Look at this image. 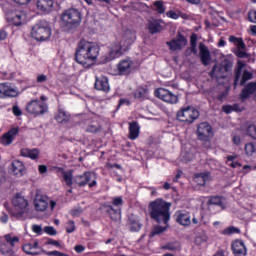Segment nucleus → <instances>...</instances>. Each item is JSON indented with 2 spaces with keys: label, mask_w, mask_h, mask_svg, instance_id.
<instances>
[{
  "label": "nucleus",
  "mask_w": 256,
  "mask_h": 256,
  "mask_svg": "<svg viewBox=\"0 0 256 256\" xmlns=\"http://www.w3.org/2000/svg\"><path fill=\"white\" fill-rule=\"evenodd\" d=\"M57 123H62V124H67L69 123V120L71 119V116H69V114H67L65 111L60 110L56 117H55Z\"/></svg>",
  "instance_id": "obj_32"
},
{
  "label": "nucleus",
  "mask_w": 256,
  "mask_h": 256,
  "mask_svg": "<svg viewBox=\"0 0 256 256\" xmlns=\"http://www.w3.org/2000/svg\"><path fill=\"white\" fill-rule=\"evenodd\" d=\"M22 249H23L24 253H26V255H32V256L39 255V252L34 250L33 244H31V243L25 244L22 247Z\"/></svg>",
  "instance_id": "obj_36"
},
{
  "label": "nucleus",
  "mask_w": 256,
  "mask_h": 256,
  "mask_svg": "<svg viewBox=\"0 0 256 256\" xmlns=\"http://www.w3.org/2000/svg\"><path fill=\"white\" fill-rule=\"evenodd\" d=\"M178 121L182 123H194L196 119H199V111L191 106L181 108L176 115Z\"/></svg>",
  "instance_id": "obj_7"
},
{
  "label": "nucleus",
  "mask_w": 256,
  "mask_h": 256,
  "mask_svg": "<svg viewBox=\"0 0 256 256\" xmlns=\"http://www.w3.org/2000/svg\"><path fill=\"white\" fill-rule=\"evenodd\" d=\"M106 213L110 215L112 221H119L121 219V208L115 210L113 206H107Z\"/></svg>",
  "instance_id": "obj_31"
},
{
  "label": "nucleus",
  "mask_w": 256,
  "mask_h": 256,
  "mask_svg": "<svg viewBox=\"0 0 256 256\" xmlns=\"http://www.w3.org/2000/svg\"><path fill=\"white\" fill-rule=\"evenodd\" d=\"M119 75H129L133 69V62L130 58L121 60L117 65Z\"/></svg>",
  "instance_id": "obj_15"
},
{
  "label": "nucleus",
  "mask_w": 256,
  "mask_h": 256,
  "mask_svg": "<svg viewBox=\"0 0 256 256\" xmlns=\"http://www.w3.org/2000/svg\"><path fill=\"white\" fill-rule=\"evenodd\" d=\"M194 181L195 183H197V185H205V183H207V181H211V173L209 172H203L200 174H196L194 177Z\"/></svg>",
  "instance_id": "obj_29"
},
{
  "label": "nucleus",
  "mask_w": 256,
  "mask_h": 256,
  "mask_svg": "<svg viewBox=\"0 0 256 256\" xmlns=\"http://www.w3.org/2000/svg\"><path fill=\"white\" fill-rule=\"evenodd\" d=\"M155 97H158V99H161L162 101H164L165 103H169L170 105H175L176 103H179V96L164 88H158L157 90H155Z\"/></svg>",
  "instance_id": "obj_11"
},
{
  "label": "nucleus",
  "mask_w": 256,
  "mask_h": 256,
  "mask_svg": "<svg viewBox=\"0 0 256 256\" xmlns=\"http://www.w3.org/2000/svg\"><path fill=\"white\" fill-rule=\"evenodd\" d=\"M46 245H54V247H61L59 241L53 239H48Z\"/></svg>",
  "instance_id": "obj_51"
},
{
  "label": "nucleus",
  "mask_w": 256,
  "mask_h": 256,
  "mask_svg": "<svg viewBox=\"0 0 256 256\" xmlns=\"http://www.w3.org/2000/svg\"><path fill=\"white\" fill-rule=\"evenodd\" d=\"M232 251L235 256L247 255V248H245V244L241 240H235L232 243Z\"/></svg>",
  "instance_id": "obj_22"
},
{
  "label": "nucleus",
  "mask_w": 256,
  "mask_h": 256,
  "mask_svg": "<svg viewBox=\"0 0 256 256\" xmlns=\"http://www.w3.org/2000/svg\"><path fill=\"white\" fill-rule=\"evenodd\" d=\"M34 205H35L36 211H46L49 203H47V200L45 199V197L41 195H37L34 200Z\"/></svg>",
  "instance_id": "obj_27"
},
{
  "label": "nucleus",
  "mask_w": 256,
  "mask_h": 256,
  "mask_svg": "<svg viewBox=\"0 0 256 256\" xmlns=\"http://www.w3.org/2000/svg\"><path fill=\"white\" fill-rule=\"evenodd\" d=\"M243 67H245V63L239 61L235 70L234 89H237L238 85L243 86L247 81L253 79V73L249 70H243Z\"/></svg>",
  "instance_id": "obj_6"
},
{
  "label": "nucleus",
  "mask_w": 256,
  "mask_h": 256,
  "mask_svg": "<svg viewBox=\"0 0 256 256\" xmlns=\"http://www.w3.org/2000/svg\"><path fill=\"white\" fill-rule=\"evenodd\" d=\"M12 165V173L16 175V177H22L23 173H25V165H23V162L19 160H14L11 163Z\"/></svg>",
  "instance_id": "obj_25"
},
{
  "label": "nucleus",
  "mask_w": 256,
  "mask_h": 256,
  "mask_svg": "<svg viewBox=\"0 0 256 256\" xmlns=\"http://www.w3.org/2000/svg\"><path fill=\"white\" fill-rule=\"evenodd\" d=\"M18 95L19 92H17L14 88H11L5 83L0 84V99H6V97H17Z\"/></svg>",
  "instance_id": "obj_18"
},
{
  "label": "nucleus",
  "mask_w": 256,
  "mask_h": 256,
  "mask_svg": "<svg viewBox=\"0 0 256 256\" xmlns=\"http://www.w3.org/2000/svg\"><path fill=\"white\" fill-rule=\"evenodd\" d=\"M64 25L71 27V25H79L81 23V12L77 9H68L61 16Z\"/></svg>",
  "instance_id": "obj_8"
},
{
  "label": "nucleus",
  "mask_w": 256,
  "mask_h": 256,
  "mask_svg": "<svg viewBox=\"0 0 256 256\" xmlns=\"http://www.w3.org/2000/svg\"><path fill=\"white\" fill-rule=\"evenodd\" d=\"M99 51H101V48L97 43L82 39L77 45L75 60L86 69H89L97 61Z\"/></svg>",
  "instance_id": "obj_2"
},
{
  "label": "nucleus",
  "mask_w": 256,
  "mask_h": 256,
  "mask_svg": "<svg viewBox=\"0 0 256 256\" xmlns=\"http://www.w3.org/2000/svg\"><path fill=\"white\" fill-rule=\"evenodd\" d=\"M200 49V59L202 61V64L207 67L209 63H211V53L209 52V49L207 46H205L203 43L199 44Z\"/></svg>",
  "instance_id": "obj_23"
},
{
  "label": "nucleus",
  "mask_w": 256,
  "mask_h": 256,
  "mask_svg": "<svg viewBox=\"0 0 256 256\" xmlns=\"http://www.w3.org/2000/svg\"><path fill=\"white\" fill-rule=\"evenodd\" d=\"M248 19L251 23H256V10H251L248 13Z\"/></svg>",
  "instance_id": "obj_47"
},
{
  "label": "nucleus",
  "mask_w": 256,
  "mask_h": 256,
  "mask_svg": "<svg viewBox=\"0 0 256 256\" xmlns=\"http://www.w3.org/2000/svg\"><path fill=\"white\" fill-rule=\"evenodd\" d=\"M247 134L249 135V137H252V139H256V126L250 125L247 128Z\"/></svg>",
  "instance_id": "obj_43"
},
{
  "label": "nucleus",
  "mask_w": 256,
  "mask_h": 256,
  "mask_svg": "<svg viewBox=\"0 0 256 256\" xmlns=\"http://www.w3.org/2000/svg\"><path fill=\"white\" fill-rule=\"evenodd\" d=\"M167 17H170L171 19H179V15L175 13V11L170 10L166 13Z\"/></svg>",
  "instance_id": "obj_52"
},
{
  "label": "nucleus",
  "mask_w": 256,
  "mask_h": 256,
  "mask_svg": "<svg viewBox=\"0 0 256 256\" xmlns=\"http://www.w3.org/2000/svg\"><path fill=\"white\" fill-rule=\"evenodd\" d=\"M32 229L34 233H41V231H43V228H41L39 225H33Z\"/></svg>",
  "instance_id": "obj_57"
},
{
  "label": "nucleus",
  "mask_w": 256,
  "mask_h": 256,
  "mask_svg": "<svg viewBox=\"0 0 256 256\" xmlns=\"http://www.w3.org/2000/svg\"><path fill=\"white\" fill-rule=\"evenodd\" d=\"M0 221L2 223H7V221H9V216H7V214H3L1 217H0Z\"/></svg>",
  "instance_id": "obj_62"
},
{
  "label": "nucleus",
  "mask_w": 256,
  "mask_h": 256,
  "mask_svg": "<svg viewBox=\"0 0 256 256\" xmlns=\"http://www.w3.org/2000/svg\"><path fill=\"white\" fill-rule=\"evenodd\" d=\"M232 143H234V145H241V136L233 135Z\"/></svg>",
  "instance_id": "obj_53"
},
{
  "label": "nucleus",
  "mask_w": 256,
  "mask_h": 256,
  "mask_svg": "<svg viewBox=\"0 0 256 256\" xmlns=\"http://www.w3.org/2000/svg\"><path fill=\"white\" fill-rule=\"evenodd\" d=\"M74 250L76 251V253H83V251H85V246H83V245H76L74 247Z\"/></svg>",
  "instance_id": "obj_55"
},
{
  "label": "nucleus",
  "mask_w": 256,
  "mask_h": 256,
  "mask_svg": "<svg viewBox=\"0 0 256 256\" xmlns=\"http://www.w3.org/2000/svg\"><path fill=\"white\" fill-rule=\"evenodd\" d=\"M81 213H83V209L78 208V209H75V210L71 211V216L72 217H79V215H81Z\"/></svg>",
  "instance_id": "obj_54"
},
{
  "label": "nucleus",
  "mask_w": 256,
  "mask_h": 256,
  "mask_svg": "<svg viewBox=\"0 0 256 256\" xmlns=\"http://www.w3.org/2000/svg\"><path fill=\"white\" fill-rule=\"evenodd\" d=\"M6 243L10 244V247H14L16 243H19V237L6 234L4 236Z\"/></svg>",
  "instance_id": "obj_37"
},
{
  "label": "nucleus",
  "mask_w": 256,
  "mask_h": 256,
  "mask_svg": "<svg viewBox=\"0 0 256 256\" xmlns=\"http://www.w3.org/2000/svg\"><path fill=\"white\" fill-rule=\"evenodd\" d=\"M176 221L180 225L187 227V226L191 225V216L189 215V212H179L177 214Z\"/></svg>",
  "instance_id": "obj_28"
},
{
  "label": "nucleus",
  "mask_w": 256,
  "mask_h": 256,
  "mask_svg": "<svg viewBox=\"0 0 256 256\" xmlns=\"http://www.w3.org/2000/svg\"><path fill=\"white\" fill-rule=\"evenodd\" d=\"M131 231H139V229H141V225L135 223L134 225H132L130 227Z\"/></svg>",
  "instance_id": "obj_59"
},
{
  "label": "nucleus",
  "mask_w": 256,
  "mask_h": 256,
  "mask_svg": "<svg viewBox=\"0 0 256 256\" xmlns=\"http://www.w3.org/2000/svg\"><path fill=\"white\" fill-rule=\"evenodd\" d=\"M148 29L152 35L155 33H161V31H163V21L162 20H149Z\"/></svg>",
  "instance_id": "obj_24"
},
{
  "label": "nucleus",
  "mask_w": 256,
  "mask_h": 256,
  "mask_svg": "<svg viewBox=\"0 0 256 256\" xmlns=\"http://www.w3.org/2000/svg\"><path fill=\"white\" fill-rule=\"evenodd\" d=\"M229 41H230V43H234V45H236V47H238L239 50L244 51L246 46H245V42H243V38H237L235 36H230Z\"/></svg>",
  "instance_id": "obj_34"
},
{
  "label": "nucleus",
  "mask_w": 256,
  "mask_h": 256,
  "mask_svg": "<svg viewBox=\"0 0 256 256\" xmlns=\"http://www.w3.org/2000/svg\"><path fill=\"white\" fill-rule=\"evenodd\" d=\"M222 109L224 113H231V111H233V107L231 106H223Z\"/></svg>",
  "instance_id": "obj_60"
},
{
  "label": "nucleus",
  "mask_w": 256,
  "mask_h": 256,
  "mask_svg": "<svg viewBox=\"0 0 256 256\" xmlns=\"http://www.w3.org/2000/svg\"><path fill=\"white\" fill-rule=\"evenodd\" d=\"M209 205H221V197L219 196L211 197L209 200Z\"/></svg>",
  "instance_id": "obj_46"
},
{
  "label": "nucleus",
  "mask_w": 256,
  "mask_h": 256,
  "mask_svg": "<svg viewBox=\"0 0 256 256\" xmlns=\"http://www.w3.org/2000/svg\"><path fill=\"white\" fill-rule=\"evenodd\" d=\"M222 233H223V235H233L235 233H241V230H239V228L230 226V227L224 229Z\"/></svg>",
  "instance_id": "obj_40"
},
{
  "label": "nucleus",
  "mask_w": 256,
  "mask_h": 256,
  "mask_svg": "<svg viewBox=\"0 0 256 256\" xmlns=\"http://www.w3.org/2000/svg\"><path fill=\"white\" fill-rule=\"evenodd\" d=\"M191 45H197V36L193 34L190 40Z\"/></svg>",
  "instance_id": "obj_63"
},
{
  "label": "nucleus",
  "mask_w": 256,
  "mask_h": 256,
  "mask_svg": "<svg viewBox=\"0 0 256 256\" xmlns=\"http://www.w3.org/2000/svg\"><path fill=\"white\" fill-rule=\"evenodd\" d=\"M196 243H203V241H207V237H205V236H203V237H201V236H198V237H196Z\"/></svg>",
  "instance_id": "obj_61"
},
{
  "label": "nucleus",
  "mask_w": 256,
  "mask_h": 256,
  "mask_svg": "<svg viewBox=\"0 0 256 256\" xmlns=\"http://www.w3.org/2000/svg\"><path fill=\"white\" fill-rule=\"evenodd\" d=\"M140 127H139V123H137V121H133L129 123V139H131L132 141L137 139V137H139V132H140Z\"/></svg>",
  "instance_id": "obj_26"
},
{
  "label": "nucleus",
  "mask_w": 256,
  "mask_h": 256,
  "mask_svg": "<svg viewBox=\"0 0 256 256\" xmlns=\"http://www.w3.org/2000/svg\"><path fill=\"white\" fill-rule=\"evenodd\" d=\"M26 111L30 115H34V117H39V115H45L48 111L47 104L39 101L32 100L26 106Z\"/></svg>",
  "instance_id": "obj_9"
},
{
  "label": "nucleus",
  "mask_w": 256,
  "mask_h": 256,
  "mask_svg": "<svg viewBox=\"0 0 256 256\" xmlns=\"http://www.w3.org/2000/svg\"><path fill=\"white\" fill-rule=\"evenodd\" d=\"M135 39V32L131 30H126L124 35L116 37L115 41L110 46V52L106 57V63L113 61V59H117V57H121L125 51H129V47L135 43Z\"/></svg>",
  "instance_id": "obj_3"
},
{
  "label": "nucleus",
  "mask_w": 256,
  "mask_h": 256,
  "mask_svg": "<svg viewBox=\"0 0 256 256\" xmlns=\"http://www.w3.org/2000/svg\"><path fill=\"white\" fill-rule=\"evenodd\" d=\"M237 57H240L241 59H243L244 57H247V53L243 50H238Z\"/></svg>",
  "instance_id": "obj_58"
},
{
  "label": "nucleus",
  "mask_w": 256,
  "mask_h": 256,
  "mask_svg": "<svg viewBox=\"0 0 256 256\" xmlns=\"http://www.w3.org/2000/svg\"><path fill=\"white\" fill-rule=\"evenodd\" d=\"M244 151L248 157H253V154L256 153V145L250 142L245 145Z\"/></svg>",
  "instance_id": "obj_35"
},
{
  "label": "nucleus",
  "mask_w": 256,
  "mask_h": 256,
  "mask_svg": "<svg viewBox=\"0 0 256 256\" xmlns=\"http://www.w3.org/2000/svg\"><path fill=\"white\" fill-rule=\"evenodd\" d=\"M55 5V2L53 0H37L36 7L38 11H41V13H51L53 11V7Z\"/></svg>",
  "instance_id": "obj_17"
},
{
  "label": "nucleus",
  "mask_w": 256,
  "mask_h": 256,
  "mask_svg": "<svg viewBox=\"0 0 256 256\" xmlns=\"http://www.w3.org/2000/svg\"><path fill=\"white\" fill-rule=\"evenodd\" d=\"M95 89L98 91H104L105 93H109L110 91V86H109V79L107 77L102 76L100 78L96 77V82L94 85Z\"/></svg>",
  "instance_id": "obj_21"
},
{
  "label": "nucleus",
  "mask_w": 256,
  "mask_h": 256,
  "mask_svg": "<svg viewBox=\"0 0 256 256\" xmlns=\"http://www.w3.org/2000/svg\"><path fill=\"white\" fill-rule=\"evenodd\" d=\"M171 207V203H167L162 199H156L155 201L149 204L150 217L156 223H163L164 226H155L151 231L150 236L155 237V235H161V233H165L167 228L169 227V220L171 219V213H169V209Z\"/></svg>",
  "instance_id": "obj_1"
},
{
  "label": "nucleus",
  "mask_w": 256,
  "mask_h": 256,
  "mask_svg": "<svg viewBox=\"0 0 256 256\" xmlns=\"http://www.w3.org/2000/svg\"><path fill=\"white\" fill-rule=\"evenodd\" d=\"M113 205H115V207H121L123 205V198L122 197H116L113 199Z\"/></svg>",
  "instance_id": "obj_48"
},
{
  "label": "nucleus",
  "mask_w": 256,
  "mask_h": 256,
  "mask_svg": "<svg viewBox=\"0 0 256 256\" xmlns=\"http://www.w3.org/2000/svg\"><path fill=\"white\" fill-rule=\"evenodd\" d=\"M21 155L22 157H29L30 159H37V157H39V150L37 149L29 150L27 148H23L21 150Z\"/></svg>",
  "instance_id": "obj_33"
},
{
  "label": "nucleus",
  "mask_w": 256,
  "mask_h": 256,
  "mask_svg": "<svg viewBox=\"0 0 256 256\" xmlns=\"http://www.w3.org/2000/svg\"><path fill=\"white\" fill-rule=\"evenodd\" d=\"M7 39V32L5 30H0V41H5Z\"/></svg>",
  "instance_id": "obj_56"
},
{
  "label": "nucleus",
  "mask_w": 256,
  "mask_h": 256,
  "mask_svg": "<svg viewBox=\"0 0 256 256\" xmlns=\"http://www.w3.org/2000/svg\"><path fill=\"white\" fill-rule=\"evenodd\" d=\"M164 251H172L173 253H177L181 251V243L179 241L168 242L161 247Z\"/></svg>",
  "instance_id": "obj_30"
},
{
  "label": "nucleus",
  "mask_w": 256,
  "mask_h": 256,
  "mask_svg": "<svg viewBox=\"0 0 256 256\" xmlns=\"http://www.w3.org/2000/svg\"><path fill=\"white\" fill-rule=\"evenodd\" d=\"M166 45H168L170 51H181L184 47H187V38L181 32H178L175 38L166 42Z\"/></svg>",
  "instance_id": "obj_12"
},
{
  "label": "nucleus",
  "mask_w": 256,
  "mask_h": 256,
  "mask_svg": "<svg viewBox=\"0 0 256 256\" xmlns=\"http://www.w3.org/2000/svg\"><path fill=\"white\" fill-rule=\"evenodd\" d=\"M145 95H147V90L143 88L136 90L134 93L135 99H144Z\"/></svg>",
  "instance_id": "obj_41"
},
{
  "label": "nucleus",
  "mask_w": 256,
  "mask_h": 256,
  "mask_svg": "<svg viewBox=\"0 0 256 256\" xmlns=\"http://www.w3.org/2000/svg\"><path fill=\"white\" fill-rule=\"evenodd\" d=\"M87 131L88 133H99V131H101V126H99V124H90L87 127Z\"/></svg>",
  "instance_id": "obj_42"
},
{
  "label": "nucleus",
  "mask_w": 256,
  "mask_h": 256,
  "mask_svg": "<svg viewBox=\"0 0 256 256\" xmlns=\"http://www.w3.org/2000/svg\"><path fill=\"white\" fill-rule=\"evenodd\" d=\"M31 36L36 41H47L51 37V27L46 21H42L32 27Z\"/></svg>",
  "instance_id": "obj_5"
},
{
  "label": "nucleus",
  "mask_w": 256,
  "mask_h": 256,
  "mask_svg": "<svg viewBox=\"0 0 256 256\" xmlns=\"http://www.w3.org/2000/svg\"><path fill=\"white\" fill-rule=\"evenodd\" d=\"M19 133V128H12L7 133H5L0 141L2 145H11L13 143V140L15 137H17V134Z\"/></svg>",
  "instance_id": "obj_19"
},
{
  "label": "nucleus",
  "mask_w": 256,
  "mask_h": 256,
  "mask_svg": "<svg viewBox=\"0 0 256 256\" xmlns=\"http://www.w3.org/2000/svg\"><path fill=\"white\" fill-rule=\"evenodd\" d=\"M12 203L16 209V211H18V213H24L25 209H27L29 202H27V199H25V197L17 194L14 199L12 200Z\"/></svg>",
  "instance_id": "obj_16"
},
{
  "label": "nucleus",
  "mask_w": 256,
  "mask_h": 256,
  "mask_svg": "<svg viewBox=\"0 0 256 256\" xmlns=\"http://www.w3.org/2000/svg\"><path fill=\"white\" fill-rule=\"evenodd\" d=\"M74 183L79 187H85L87 184L89 187H95V185H97V180H95V174L93 172H85L82 175L75 176Z\"/></svg>",
  "instance_id": "obj_10"
},
{
  "label": "nucleus",
  "mask_w": 256,
  "mask_h": 256,
  "mask_svg": "<svg viewBox=\"0 0 256 256\" xmlns=\"http://www.w3.org/2000/svg\"><path fill=\"white\" fill-rule=\"evenodd\" d=\"M38 169L39 173H47V166L45 165H40Z\"/></svg>",
  "instance_id": "obj_64"
},
{
  "label": "nucleus",
  "mask_w": 256,
  "mask_h": 256,
  "mask_svg": "<svg viewBox=\"0 0 256 256\" xmlns=\"http://www.w3.org/2000/svg\"><path fill=\"white\" fill-rule=\"evenodd\" d=\"M73 231H75V221L70 220L67 223L66 232L67 233H73Z\"/></svg>",
  "instance_id": "obj_45"
},
{
  "label": "nucleus",
  "mask_w": 256,
  "mask_h": 256,
  "mask_svg": "<svg viewBox=\"0 0 256 256\" xmlns=\"http://www.w3.org/2000/svg\"><path fill=\"white\" fill-rule=\"evenodd\" d=\"M256 92V82L248 83L240 94L241 101H246Z\"/></svg>",
  "instance_id": "obj_20"
},
{
  "label": "nucleus",
  "mask_w": 256,
  "mask_h": 256,
  "mask_svg": "<svg viewBox=\"0 0 256 256\" xmlns=\"http://www.w3.org/2000/svg\"><path fill=\"white\" fill-rule=\"evenodd\" d=\"M44 233H47V235L54 236L57 235V230H55V228L52 226H46L44 227Z\"/></svg>",
  "instance_id": "obj_44"
},
{
  "label": "nucleus",
  "mask_w": 256,
  "mask_h": 256,
  "mask_svg": "<svg viewBox=\"0 0 256 256\" xmlns=\"http://www.w3.org/2000/svg\"><path fill=\"white\" fill-rule=\"evenodd\" d=\"M63 180L65 181L66 185H68V187H71V185H73V172H63Z\"/></svg>",
  "instance_id": "obj_38"
},
{
  "label": "nucleus",
  "mask_w": 256,
  "mask_h": 256,
  "mask_svg": "<svg viewBox=\"0 0 256 256\" xmlns=\"http://www.w3.org/2000/svg\"><path fill=\"white\" fill-rule=\"evenodd\" d=\"M197 136L200 141H209L213 137V129L207 122H202L198 125Z\"/></svg>",
  "instance_id": "obj_13"
},
{
  "label": "nucleus",
  "mask_w": 256,
  "mask_h": 256,
  "mask_svg": "<svg viewBox=\"0 0 256 256\" xmlns=\"http://www.w3.org/2000/svg\"><path fill=\"white\" fill-rule=\"evenodd\" d=\"M153 5H154V11H157L160 15L165 13V5L163 4V1L157 0L153 3Z\"/></svg>",
  "instance_id": "obj_39"
},
{
  "label": "nucleus",
  "mask_w": 256,
  "mask_h": 256,
  "mask_svg": "<svg viewBox=\"0 0 256 256\" xmlns=\"http://www.w3.org/2000/svg\"><path fill=\"white\" fill-rule=\"evenodd\" d=\"M233 69V62L229 59H225L220 64L214 65L212 71L210 72V77L212 79H225L227 77V73Z\"/></svg>",
  "instance_id": "obj_4"
},
{
  "label": "nucleus",
  "mask_w": 256,
  "mask_h": 256,
  "mask_svg": "<svg viewBox=\"0 0 256 256\" xmlns=\"http://www.w3.org/2000/svg\"><path fill=\"white\" fill-rule=\"evenodd\" d=\"M6 19L9 23L14 24L16 27L23 25L27 21V13L25 11L20 12H8Z\"/></svg>",
  "instance_id": "obj_14"
},
{
  "label": "nucleus",
  "mask_w": 256,
  "mask_h": 256,
  "mask_svg": "<svg viewBox=\"0 0 256 256\" xmlns=\"http://www.w3.org/2000/svg\"><path fill=\"white\" fill-rule=\"evenodd\" d=\"M36 81H37V83L47 82V75H45V74L38 75L37 78H36Z\"/></svg>",
  "instance_id": "obj_50"
},
{
  "label": "nucleus",
  "mask_w": 256,
  "mask_h": 256,
  "mask_svg": "<svg viewBox=\"0 0 256 256\" xmlns=\"http://www.w3.org/2000/svg\"><path fill=\"white\" fill-rule=\"evenodd\" d=\"M12 111L16 117H21L23 115V112L21 111L19 106H13Z\"/></svg>",
  "instance_id": "obj_49"
}]
</instances>
